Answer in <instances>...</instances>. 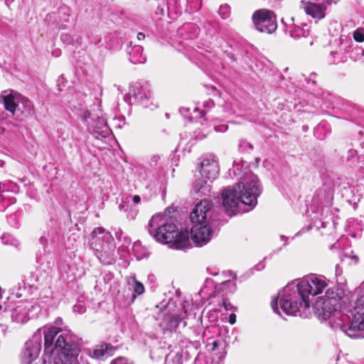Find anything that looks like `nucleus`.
<instances>
[{
	"instance_id": "nucleus-25",
	"label": "nucleus",
	"mask_w": 364,
	"mask_h": 364,
	"mask_svg": "<svg viewBox=\"0 0 364 364\" xmlns=\"http://www.w3.org/2000/svg\"><path fill=\"white\" fill-rule=\"evenodd\" d=\"M353 38L357 42L364 41V28H358L353 32Z\"/></svg>"
},
{
	"instance_id": "nucleus-33",
	"label": "nucleus",
	"mask_w": 364,
	"mask_h": 364,
	"mask_svg": "<svg viewBox=\"0 0 364 364\" xmlns=\"http://www.w3.org/2000/svg\"><path fill=\"white\" fill-rule=\"evenodd\" d=\"M204 106H205V107H209V108H211L212 107H213V106H214V102H213V100H209L208 102H205V103L204 104Z\"/></svg>"
},
{
	"instance_id": "nucleus-10",
	"label": "nucleus",
	"mask_w": 364,
	"mask_h": 364,
	"mask_svg": "<svg viewBox=\"0 0 364 364\" xmlns=\"http://www.w3.org/2000/svg\"><path fill=\"white\" fill-rule=\"evenodd\" d=\"M252 21L256 29L262 33H272L277 28L275 14L268 9H259L254 12Z\"/></svg>"
},
{
	"instance_id": "nucleus-37",
	"label": "nucleus",
	"mask_w": 364,
	"mask_h": 364,
	"mask_svg": "<svg viewBox=\"0 0 364 364\" xmlns=\"http://www.w3.org/2000/svg\"><path fill=\"white\" fill-rule=\"evenodd\" d=\"M223 285H225V286L228 285L229 286V285H234V284L232 282H230V280H228V281H225V282H223Z\"/></svg>"
},
{
	"instance_id": "nucleus-13",
	"label": "nucleus",
	"mask_w": 364,
	"mask_h": 364,
	"mask_svg": "<svg viewBox=\"0 0 364 364\" xmlns=\"http://www.w3.org/2000/svg\"><path fill=\"white\" fill-rule=\"evenodd\" d=\"M282 22L284 24L285 33H289L290 36L294 38H299L301 36L306 37L309 33V31L307 28L296 25L293 17L290 18L288 22H286L282 18Z\"/></svg>"
},
{
	"instance_id": "nucleus-40",
	"label": "nucleus",
	"mask_w": 364,
	"mask_h": 364,
	"mask_svg": "<svg viewBox=\"0 0 364 364\" xmlns=\"http://www.w3.org/2000/svg\"><path fill=\"white\" fill-rule=\"evenodd\" d=\"M77 308H79V306H77V305L74 306V307H73L74 311H77Z\"/></svg>"
},
{
	"instance_id": "nucleus-26",
	"label": "nucleus",
	"mask_w": 364,
	"mask_h": 364,
	"mask_svg": "<svg viewBox=\"0 0 364 364\" xmlns=\"http://www.w3.org/2000/svg\"><path fill=\"white\" fill-rule=\"evenodd\" d=\"M134 292L138 295H141L144 292V285L139 281H136L135 278H134Z\"/></svg>"
},
{
	"instance_id": "nucleus-18",
	"label": "nucleus",
	"mask_w": 364,
	"mask_h": 364,
	"mask_svg": "<svg viewBox=\"0 0 364 364\" xmlns=\"http://www.w3.org/2000/svg\"><path fill=\"white\" fill-rule=\"evenodd\" d=\"M127 51L129 55V61L133 64L145 63L146 57L143 54V48L141 46H130Z\"/></svg>"
},
{
	"instance_id": "nucleus-7",
	"label": "nucleus",
	"mask_w": 364,
	"mask_h": 364,
	"mask_svg": "<svg viewBox=\"0 0 364 364\" xmlns=\"http://www.w3.org/2000/svg\"><path fill=\"white\" fill-rule=\"evenodd\" d=\"M211 208L210 201L203 200L196 205L191 213L190 218L193 224L191 235L197 246L206 245L211 238L212 232L207 220Z\"/></svg>"
},
{
	"instance_id": "nucleus-32",
	"label": "nucleus",
	"mask_w": 364,
	"mask_h": 364,
	"mask_svg": "<svg viewBox=\"0 0 364 364\" xmlns=\"http://www.w3.org/2000/svg\"><path fill=\"white\" fill-rule=\"evenodd\" d=\"M236 322V315L235 314H231L229 316V323L230 324H234Z\"/></svg>"
},
{
	"instance_id": "nucleus-41",
	"label": "nucleus",
	"mask_w": 364,
	"mask_h": 364,
	"mask_svg": "<svg viewBox=\"0 0 364 364\" xmlns=\"http://www.w3.org/2000/svg\"><path fill=\"white\" fill-rule=\"evenodd\" d=\"M186 326V322L183 321V326Z\"/></svg>"
},
{
	"instance_id": "nucleus-3",
	"label": "nucleus",
	"mask_w": 364,
	"mask_h": 364,
	"mask_svg": "<svg viewBox=\"0 0 364 364\" xmlns=\"http://www.w3.org/2000/svg\"><path fill=\"white\" fill-rule=\"evenodd\" d=\"M261 192L262 186L258 177L252 172L245 173L235 186L223 190V205L229 215L236 214L240 203L250 206L245 210L250 211L257 205Z\"/></svg>"
},
{
	"instance_id": "nucleus-36",
	"label": "nucleus",
	"mask_w": 364,
	"mask_h": 364,
	"mask_svg": "<svg viewBox=\"0 0 364 364\" xmlns=\"http://www.w3.org/2000/svg\"><path fill=\"white\" fill-rule=\"evenodd\" d=\"M327 4H336L338 0H325Z\"/></svg>"
},
{
	"instance_id": "nucleus-30",
	"label": "nucleus",
	"mask_w": 364,
	"mask_h": 364,
	"mask_svg": "<svg viewBox=\"0 0 364 364\" xmlns=\"http://www.w3.org/2000/svg\"><path fill=\"white\" fill-rule=\"evenodd\" d=\"M223 306L226 311H230L234 309V306H232V304L230 302H228L226 299L223 300Z\"/></svg>"
},
{
	"instance_id": "nucleus-28",
	"label": "nucleus",
	"mask_w": 364,
	"mask_h": 364,
	"mask_svg": "<svg viewBox=\"0 0 364 364\" xmlns=\"http://www.w3.org/2000/svg\"><path fill=\"white\" fill-rule=\"evenodd\" d=\"M21 102L26 108V111L28 114H30L32 110V102L28 99L22 98Z\"/></svg>"
},
{
	"instance_id": "nucleus-22",
	"label": "nucleus",
	"mask_w": 364,
	"mask_h": 364,
	"mask_svg": "<svg viewBox=\"0 0 364 364\" xmlns=\"http://www.w3.org/2000/svg\"><path fill=\"white\" fill-rule=\"evenodd\" d=\"M55 233V232L53 229L43 232V235L39 238V242L43 246V249L48 247L49 242H54Z\"/></svg>"
},
{
	"instance_id": "nucleus-11",
	"label": "nucleus",
	"mask_w": 364,
	"mask_h": 364,
	"mask_svg": "<svg viewBox=\"0 0 364 364\" xmlns=\"http://www.w3.org/2000/svg\"><path fill=\"white\" fill-rule=\"evenodd\" d=\"M129 102H132V99L134 102L139 103L142 106L147 107L149 105V101L151 97V92L150 86L147 82H135L129 88L128 96Z\"/></svg>"
},
{
	"instance_id": "nucleus-15",
	"label": "nucleus",
	"mask_w": 364,
	"mask_h": 364,
	"mask_svg": "<svg viewBox=\"0 0 364 364\" xmlns=\"http://www.w3.org/2000/svg\"><path fill=\"white\" fill-rule=\"evenodd\" d=\"M6 92L5 91L1 95V98L3 100L4 108L14 115L16 112V108L18 106L21 97L16 96L12 93L5 95Z\"/></svg>"
},
{
	"instance_id": "nucleus-12",
	"label": "nucleus",
	"mask_w": 364,
	"mask_h": 364,
	"mask_svg": "<svg viewBox=\"0 0 364 364\" xmlns=\"http://www.w3.org/2000/svg\"><path fill=\"white\" fill-rule=\"evenodd\" d=\"M219 171L218 162L213 156H210L200 162V172L202 177L208 180L215 179L218 175Z\"/></svg>"
},
{
	"instance_id": "nucleus-5",
	"label": "nucleus",
	"mask_w": 364,
	"mask_h": 364,
	"mask_svg": "<svg viewBox=\"0 0 364 364\" xmlns=\"http://www.w3.org/2000/svg\"><path fill=\"white\" fill-rule=\"evenodd\" d=\"M166 216L161 214L154 215L149 223L148 231L154 239L170 244L175 249L181 250L190 245L188 230L178 232L173 223H166Z\"/></svg>"
},
{
	"instance_id": "nucleus-17",
	"label": "nucleus",
	"mask_w": 364,
	"mask_h": 364,
	"mask_svg": "<svg viewBox=\"0 0 364 364\" xmlns=\"http://www.w3.org/2000/svg\"><path fill=\"white\" fill-rule=\"evenodd\" d=\"M115 348L109 343H102L95 347L92 357L97 359H104L114 354Z\"/></svg>"
},
{
	"instance_id": "nucleus-16",
	"label": "nucleus",
	"mask_w": 364,
	"mask_h": 364,
	"mask_svg": "<svg viewBox=\"0 0 364 364\" xmlns=\"http://www.w3.org/2000/svg\"><path fill=\"white\" fill-rule=\"evenodd\" d=\"M304 9L306 14L314 18L321 19L325 16L326 8L321 4L308 2L304 4Z\"/></svg>"
},
{
	"instance_id": "nucleus-24",
	"label": "nucleus",
	"mask_w": 364,
	"mask_h": 364,
	"mask_svg": "<svg viewBox=\"0 0 364 364\" xmlns=\"http://www.w3.org/2000/svg\"><path fill=\"white\" fill-rule=\"evenodd\" d=\"M364 55V50L360 47H356L351 49L350 57L355 61L359 60Z\"/></svg>"
},
{
	"instance_id": "nucleus-31",
	"label": "nucleus",
	"mask_w": 364,
	"mask_h": 364,
	"mask_svg": "<svg viewBox=\"0 0 364 364\" xmlns=\"http://www.w3.org/2000/svg\"><path fill=\"white\" fill-rule=\"evenodd\" d=\"M91 118V113L89 111H85L83 113L82 120L88 123V119Z\"/></svg>"
},
{
	"instance_id": "nucleus-35",
	"label": "nucleus",
	"mask_w": 364,
	"mask_h": 364,
	"mask_svg": "<svg viewBox=\"0 0 364 364\" xmlns=\"http://www.w3.org/2000/svg\"><path fill=\"white\" fill-rule=\"evenodd\" d=\"M145 38V35L143 33H139L137 34V39L139 41L144 40Z\"/></svg>"
},
{
	"instance_id": "nucleus-38",
	"label": "nucleus",
	"mask_w": 364,
	"mask_h": 364,
	"mask_svg": "<svg viewBox=\"0 0 364 364\" xmlns=\"http://www.w3.org/2000/svg\"><path fill=\"white\" fill-rule=\"evenodd\" d=\"M218 346V342L217 341H214L213 343V350H215Z\"/></svg>"
},
{
	"instance_id": "nucleus-8",
	"label": "nucleus",
	"mask_w": 364,
	"mask_h": 364,
	"mask_svg": "<svg viewBox=\"0 0 364 364\" xmlns=\"http://www.w3.org/2000/svg\"><path fill=\"white\" fill-rule=\"evenodd\" d=\"M90 246L103 264H112L115 262L116 245L111 234L103 228H96L90 235Z\"/></svg>"
},
{
	"instance_id": "nucleus-20",
	"label": "nucleus",
	"mask_w": 364,
	"mask_h": 364,
	"mask_svg": "<svg viewBox=\"0 0 364 364\" xmlns=\"http://www.w3.org/2000/svg\"><path fill=\"white\" fill-rule=\"evenodd\" d=\"M210 180L197 179L193 185V191L196 195L203 196L208 195L211 190Z\"/></svg>"
},
{
	"instance_id": "nucleus-4",
	"label": "nucleus",
	"mask_w": 364,
	"mask_h": 364,
	"mask_svg": "<svg viewBox=\"0 0 364 364\" xmlns=\"http://www.w3.org/2000/svg\"><path fill=\"white\" fill-rule=\"evenodd\" d=\"M346 312H337L331 328L339 329L350 338L364 337V281L358 289L357 298L348 301L344 308Z\"/></svg>"
},
{
	"instance_id": "nucleus-42",
	"label": "nucleus",
	"mask_w": 364,
	"mask_h": 364,
	"mask_svg": "<svg viewBox=\"0 0 364 364\" xmlns=\"http://www.w3.org/2000/svg\"><path fill=\"white\" fill-rule=\"evenodd\" d=\"M85 312V309L82 310L80 313Z\"/></svg>"
},
{
	"instance_id": "nucleus-23",
	"label": "nucleus",
	"mask_w": 364,
	"mask_h": 364,
	"mask_svg": "<svg viewBox=\"0 0 364 364\" xmlns=\"http://www.w3.org/2000/svg\"><path fill=\"white\" fill-rule=\"evenodd\" d=\"M61 40L66 44L78 46L81 43V38L78 36L65 33L61 36Z\"/></svg>"
},
{
	"instance_id": "nucleus-39",
	"label": "nucleus",
	"mask_w": 364,
	"mask_h": 364,
	"mask_svg": "<svg viewBox=\"0 0 364 364\" xmlns=\"http://www.w3.org/2000/svg\"><path fill=\"white\" fill-rule=\"evenodd\" d=\"M180 112H181L182 114L183 113V112H189V108H184V107L181 108V109H180Z\"/></svg>"
},
{
	"instance_id": "nucleus-9",
	"label": "nucleus",
	"mask_w": 364,
	"mask_h": 364,
	"mask_svg": "<svg viewBox=\"0 0 364 364\" xmlns=\"http://www.w3.org/2000/svg\"><path fill=\"white\" fill-rule=\"evenodd\" d=\"M43 331L38 329L24 346L21 353V364H33L38 358L41 350Z\"/></svg>"
},
{
	"instance_id": "nucleus-6",
	"label": "nucleus",
	"mask_w": 364,
	"mask_h": 364,
	"mask_svg": "<svg viewBox=\"0 0 364 364\" xmlns=\"http://www.w3.org/2000/svg\"><path fill=\"white\" fill-rule=\"evenodd\" d=\"M349 301V296L343 289L338 287H333L326 289L325 295L318 296L312 304L314 314L318 319L326 320L333 317L330 321H334V315L337 312H346L344 308Z\"/></svg>"
},
{
	"instance_id": "nucleus-21",
	"label": "nucleus",
	"mask_w": 364,
	"mask_h": 364,
	"mask_svg": "<svg viewBox=\"0 0 364 364\" xmlns=\"http://www.w3.org/2000/svg\"><path fill=\"white\" fill-rule=\"evenodd\" d=\"M95 124H91L90 122H88L87 124L88 126L89 129H92L93 132H95L97 133H102L107 132V127L106 121L102 117H97V122H95Z\"/></svg>"
},
{
	"instance_id": "nucleus-34",
	"label": "nucleus",
	"mask_w": 364,
	"mask_h": 364,
	"mask_svg": "<svg viewBox=\"0 0 364 364\" xmlns=\"http://www.w3.org/2000/svg\"><path fill=\"white\" fill-rule=\"evenodd\" d=\"M140 201H141V198H140V196H139L136 195V196H134L133 197V202H134V203H140Z\"/></svg>"
},
{
	"instance_id": "nucleus-27",
	"label": "nucleus",
	"mask_w": 364,
	"mask_h": 364,
	"mask_svg": "<svg viewBox=\"0 0 364 364\" xmlns=\"http://www.w3.org/2000/svg\"><path fill=\"white\" fill-rule=\"evenodd\" d=\"M218 13L223 19H225L229 16L230 7L227 5L221 6L219 9Z\"/></svg>"
},
{
	"instance_id": "nucleus-29",
	"label": "nucleus",
	"mask_w": 364,
	"mask_h": 364,
	"mask_svg": "<svg viewBox=\"0 0 364 364\" xmlns=\"http://www.w3.org/2000/svg\"><path fill=\"white\" fill-rule=\"evenodd\" d=\"M166 364H183L182 355L176 353L172 358L171 362H167Z\"/></svg>"
},
{
	"instance_id": "nucleus-14",
	"label": "nucleus",
	"mask_w": 364,
	"mask_h": 364,
	"mask_svg": "<svg viewBox=\"0 0 364 364\" xmlns=\"http://www.w3.org/2000/svg\"><path fill=\"white\" fill-rule=\"evenodd\" d=\"M12 319L20 323H23L29 319L28 306L25 303H21L13 310L11 314Z\"/></svg>"
},
{
	"instance_id": "nucleus-1",
	"label": "nucleus",
	"mask_w": 364,
	"mask_h": 364,
	"mask_svg": "<svg viewBox=\"0 0 364 364\" xmlns=\"http://www.w3.org/2000/svg\"><path fill=\"white\" fill-rule=\"evenodd\" d=\"M328 287L325 277L310 274L303 278L296 285L287 284L278 294L277 299L271 302L274 311L281 314L278 307V299L280 308L287 315H295L301 308L310 307L309 296H315L323 292Z\"/></svg>"
},
{
	"instance_id": "nucleus-2",
	"label": "nucleus",
	"mask_w": 364,
	"mask_h": 364,
	"mask_svg": "<svg viewBox=\"0 0 364 364\" xmlns=\"http://www.w3.org/2000/svg\"><path fill=\"white\" fill-rule=\"evenodd\" d=\"M43 364H79L80 339L70 331L57 327L43 329Z\"/></svg>"
},
{
	"instance_id": "nucleus-19",
	"label": "nucleus",
	"mask_w": 364,
	"mask_h": 364,
	"mask_svg": "<svg viewBox=\"0 0 364 364\" xmlns=\"http://www.w3.org/2000/svg\"><path fill=\"white\" fill-rule=\"evenodd\" d=\"M182 318L178 315L166 316L161 321L160 326L164 331H174L178 328Z\"/></svg>"
}]
</instances>
